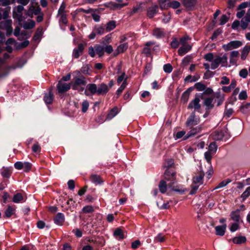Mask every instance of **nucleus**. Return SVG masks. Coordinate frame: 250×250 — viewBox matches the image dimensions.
<instances>
[{"label":"nucleus","instance_id":"19","mask_svg":"<svg viewBox=\"0 0 250 250\" xmlns=\"http://www.w3.org/2000/svg\"><path fill=\"white\" fill-rule=\"evenodd\" d=\"M213 99L214 97H208L204 99L203 104L206 107V109L209 110L213 108Z\"/></svg>","mask_w":250,"mask_h":250},{"label":"nucleus","instance_id":"35","mask_svg":"<svg viewBox=\"0 0 250 250\" xmlns=\"http://www.w3.org/2000/svg\"><path fill=\"white\" fill-rule=\"evenodd\" d=\"M24 197L21 193H17L15 194L12 199V201L15 203H19L23 202Z\"/></svg>","mask_w":250,"mask_h":250},{"label":"nucleus","instance_id":"41","mask_svg":"<svg viewBox=\"0 0 250 250\" xmlns=\"http://www.w3.org/2000/svg\"><path fill=\"white\" fill-rule=\"evenodd\" d=\"M118 112V111L117 107H114L107 115L106 119L108 120H111L117 114Z\"/></svg>","mask_w":250,"mask_h":250},{"label":"nucleus","instance_id":"2","mask_svg":"<svg viewBox=\"0 0 250 250\" xmlns=\"http://www.w3.org/2000/svg\"><path fill=\"white\" fill-rule=\"evenodd\" d=\"M105 29L104 24L96 25L91 33L88 36V38L90 40L95 39L96 35H102L104 33Z\"/></svg>","mask_w":250,"mask_h":250},{"label":"nucleus","instance_id":"53","mask_svg":"<svg viewBox=\"0 0 250 250\" xmlns=\"http://www.w3.org/2000/svg\"><path fill=\"white\" fill-rule=\"evenodd\" d=\"M217 146L215 143H211L209 145L208 151L212 152V154H215L217 151Z\"/></svg>","mask_w":250,"mask_h":250},{"label":"nucleus","instance_id":"7","mask_svg":"<svg viewBox=\"0 0 250 250\" xmlns=\"http://www.w3.org/2000/svg\"><path fill=\"white\" fill-rule=\"evenodd\" d=\"M86 82L84 77L80 75L79 77L75 78V81L72 85V88L74 90H78L80 86L85 85Z\"/></svg>","mask_w":250,"mask_h":250},{"label":"nucleus","instance_id":"13","mask_svg":"<svg viewBox=\"0 0 250 250\" xmlns=\"http://www.w3.org/2000/svg\"><path fill=\"white\" fill-rule=\"evenodd\" d=\"M24 7L22 5H19L15 7L13 10V17L20 20L22 17V11Z\"/></svg>","mask_w":250,"mask_h":250},{"label":"nucleus","instance_id":"64","mask_svg":"<svg viewBox=\"0 0 250 250\" xmlns=\"http://www.w3.org/2000/svg\"><path fill=\"white\" fill-rule=\"evenodd\" d=\"M170 45L172 48H177L179 46V42L176 38H174L171 42Z\"/></svg>","mask_w":250,"mask_h":250},{"label":"nucleus","instance_id":"26","mask_svg":"<svg viewBox=\"0 0 250 250\" xmlns=\"http://www.w3.org/2000/svg\"><path fill=\"white\" fill-rule=\"evenodd\" d=\"M204 177V173L201 172L198 175L193 177V183L194 185H202L203 183V178Z\"/></svg>","mask_w":250,"mask_h":250},{"label":"nucleus","instance_id":"6","mask_svg":"<svg viewBox=\"0 0 250 250\" xmlns=\"http://www.w3.org/2000/svg\"><path fill=\"white\" fill-rule=\"evenodd\" d=\"M0 28L5 30L7 35H11L13 32L12 27V21L11 20H6L0 22Z\"/></svg>","mask_w":250,"mask_h":250},{"label":"nucleus","instance_id":"56","mask_svg":"<svg viewBox=\"0 0 250 250\" xmlns=\"http://www.w3.org/2000/svg\"><path fill=\"white\" fill-rule=\"evenodd\" d=\"M58 16H60V19L59 20L60 22H62L64 24L67 23V20L65 13L59 14H58Z\"/></svg>","mask_w":250,"mask_h":250},{"label":"nucleus","instance_id":"9","mask_svg":"<svg viewBox=\"0 0 250 250\" xmlns=\"http://www.w3.org/2000/svg\"><path fill=\"white\" fill-rule=\"evenodd\" d=\"M70 87L71 86L70 84L66 83L62 81H60L58 82L57 86L58 91L60 93H63L67 91L68 90L70 89Z\"/></svg>","mask_w":250,"mask_h":250},{"label":"nucleus","instance_id":"23","mask_svg":"<svg viewBox=\"0 0 250 250\" xmlns=\"http://www.w3.org/2000/svg\"><path fill=\"white\" fill-rule=\"evenodd\" d=\"M155 44L154 42H146L145 44V46L143 48V53L146 55V56H149L151 53V48L149 47L150 46L154 45Z\"/></svg>","mask_w":250,"mask_h":250},{"label":"nucleus","instance_id":"51","mask_svg":"<svg viewBox=\"0 0 250 250\" xmlns=\"http://www.w3.org/2000/svg\"><path fill=\"white\" fill-rule=\"evenodd\" d=\"M240 222H234L232 223L229 228L231 232H235L240 229Z\"/></svg>","mask_w":250,"mask_h":250},{"label":"nucleus","instance_id":"20","mask_svg":"<svg viewBox=\"0 0 250 250\" xmlns=\"http://www.w3.org/2000/svg\"><path fill=\"white\" fill-rule=\"evenodd\" d=\"M106 6L112 8L114 9H121L125 6L128 5V3H117L115 2L111 1L105 4Z\"/></svg>","mask_w":250,"mask_h":250},{"label":"nucleus","instance_id":"55","mask_svg":"<svg viewBox=\"0 0 250 250\" xmlns=\"http://www.w3.org/2000/svg\"><path fill=\"white\" fill-rule=\"evenodd\" d=\"M190 39V38L188 36L185 35L180 39L179 43L182 45H188L187 42Z\"/></svg>","mask_w":250,"mask_h":250},{"label":"nucleus","instance_id":"45","mask_svg":"<svg viewBox=\"0 0 250 250\" xmlns=\"http://www.w3.org/2000/svg\"><path fill=\"white\" fill-rule=\"evenodd\" d=\"M239 55V53L238 51H232L230 54V62L232 64H234L236 62V60L234 59L238 57Z\"/></svg>","mask_w":250,"mask_h":250},{"label":"nucleus","instance_id":"40","mask_svg":"<svg viewBox=\"0 0 250 250\" xmlns=\"http://www.w3.org/2000/svg\"><path fill=\"white\" fill-rule=\"evenodd\" d=\"M15 209L10 206H8L4 213V216L6 218L10 217L15 213Z\"/></svg>","mask_w":250,"mask_h":250},{"label":"nucleus","instance_id":"37","mask_svg":"<svg viewBox=\"0 0 250 250\" xmlns=\"http://www.w3.org/2000/svg\"><path fill=\"white\" fill-rule=\"evenodd\" d=\"M54 99V95L52 92L50 91L48 94H46L44 97V100L46 104L52 103Z\"/></svg>","mask_w":250,"mask_h":250},{"label":"nucleus","instance_id":"21","mask_svg":"<svg viewBox=\"0 0 250 250\" xmlns=\"http://www.w3.org/2000/svg\"><path fill=\"white\" fill-rule=\"evenodd\" d=\"M109 91V88L108 86L104 83H101L98 88V95H104L106 94Z\"/></svg>","mask_w":250,"mask_h":250},{"label":"nucleus","instance_id":"44","mask_svg":"<svg viewBox=\"0 0 250 250\" xmlns=\"http://www.w3.org/2000/svg\"><path fill=\"white\" fill-rule=\"evenodd\" d=\"M159 189L162 193H165L167 191V185L166 181L162 180L160 182L159 184Z\"/></svg>","mask_w":250,"mask_h":250},{"label":"nucleus","instance_id":"3","mask_svg":"<svg viewBox=\"0 0 250 250\" xmlns=\"http://www.w3.org/2000/svg\"><path fill=\"white\" fill-rule=\"evenodd\" d=\"M165 179L170 182L168 186L172 188L173 185L176 183L175 172L174 170L167 169L165 172Z\"/></svg>","mask_w":250,"mask_h":250},{"label":"nucleus","instance_id":"14","mask_svg":"<svg viewBox=\"0 0 250 250\" xmlns=\"http://www.w3.org/2000/svg\"><path fill=\"white\" fill-rule=\"evenodd\" d=\"M41 13V9L39 7H36L33 5H31L28 9L27 14L28 16L32 18L33 15H38Z\"/></svg>","mask_w":250,"mask_h":250},{"label":"nucleus","instance_id":"49","mask_svg":"<svg viewBox=\"0 0 250 250\" xmlns=\"http://www.w3.org/2000/svg\"><path fill=\"white\" fill-rule=\"evenodd\" d=\"M127 47L128 44L127 43H125L119 45L117 48L118 54L124 52L127 49Z\"/></svg>","mask_w":250,"mask_h":250},{"label":"nucleus","instance_id":"60","mask_svg":"<svg viewBox=\"0 0 250 250\" xmlns=\"http://www.w3.org/2000/svg\"><path fill=\"white\" fill-rule=\"evenodd\" d=\"M250 195V187L247 188L246 190L241 194V198L243 200H245Z\"/></svg>","mask_w":250,"mask_h":250},{"label":"nucleus","instance_id":"39","mask_svg":"<svg viewBox=\"0 0 250 250\" xmlns=\"http://www.w3.org/2000/svg\"><path fill=\"white\" fill-rule=\"evenodd\" d=\"M96 53L99 55V57H102L104 54V47L100 45H96L94 46Z\"/></svg>","mask_w":250,"mask_h":250},{"label":"nucleus","instance_id":"17","mask_svg":"<svg viewBox=\"0 0 250 250\" xmlns=\"http://www.w3.org/2000/svg\"><path fill=\"white\" fill-rule=\"evenodd\" d=\"M158 11V6L157 5H154L149 7L147 11V16L151 19Z\"/></svg>","mask_w":250,"mask_h":250},{"label":"nucleus","instance_id":"34","mask_svg":"<svg viewBox=\"0 0 250 250\" xmlns=\"http://www.w3.org/2000/svg\"><path fill=\"white\" fill-rule=\"evenodd\" d=\"M250 51V46H245L241 51V58L242 60H245L247 58Z\"/></svg>","mask_w":250,"mask_h":250},{"label":"nucleus","instance_id":"12","mask_svg":"<svg viewBox=\"0 0 250 250\" xmlns=\"http://www.w3.org/2000/svg\"><path fill=\"white\" fill-rule=\"evenodd\" d=\"M189 127L190 130L187 134V136L185 137V139H187L188 138H189V137L194 136V135L197 134V133H200L202 129V126L201 125L197 126L194 127L193 126Z\"/></svg>","mask_w":250,"mask_h":250},{"label":"nucleus","instance_id":"11","mask_svg":"<svg viewBox=\"0 0 250 250\" xmlns=\"http://www.w3.org/2000/svg\"><path fill=\"white\" fill-rule=\"evenodd\" d=\"M250 22V8L248 10L246 15L241 21V27L242 29L245 30L249 26V23Z\"/></svg>","mask_w":250,"mask_h":250},{"label":"nucleus","instance_id":"59","mask_svg":"<svg viewBox=\"0 0 250 250\" xmlns=\"http://www.w3.org/2000/svg\"><path fill=\"white\" fill-rule=\"evenodd\" d=\"M194 86L199 91H204L206 89V86L201 83H195Z\"/></svg>","mask_w":250,"mask_h":250},{"label":"nucleus","instance_id":"61","mask_svg":"<svg viewBox=\"0 0 250 250\" xmlns=\"http://www.w3.org/2000/svg\"><path fill=\"white\" fill-rule=\"evenodd\" d=\"M82 111H83V112L85 113L86 112L88 108L89 103L86 100L83 101L82 103Z\"/></svg>","mask_w":250,"mask_h":250},{"label":"nucleus","instance_id":"52","mask_svg":"<svg viewBox=\"0 0 250 250\" xmlns=\"http://www.w3.org/2000/svg\"><path fill=\"white\" fill-rule=\"evenodd\" d=\"M180 3L176 0H173L168 2V8L171 7L173 9H177L180 6Z\"/></svg>","mask_w":250,"mask_h":250},{"label":"nucleus","instance_id":"46","mask_svg":"<svg viewBox=\"0 0 250 250\" xmlns=\"http://www.w3.org/2000/svg\"><path fill=\"white\" fill-rule=\"evenodd\" d=\"M158 2L161 10H163L168 8L169 1L168 0H159Z\"/></svg>","mask_w":250,"mask_h":250},{"label":"nucleus","instance_id":"42","mask_svg":"<svg viewBox=\"0 0 250 250\" xmlns=\"http://www.w3.org/2000/svg\"><path fill=\"white\" fill-rule=\"evenodd\" d=\"M0 173L3 177L9 178L11 176V172L9 168L3 167L1 169Z\"/></svg>","mask_w":250,"mask_h":250},{"label":"nucleus","instance_id":"63","mask_svg":"<svg viewBox=\"0 0 250 250\" xmlns=\"http://www.w3.org/2000/svg\"><path fill=\"white\" fill-rule=\"evenodd\" d=\"M154 240L158 242H163L165 240V236L163 235L161 233H159L157 236L155 237Z\"/></svg>","mask_w":250,"mask_h":250},{"label":"nucleus","instance_id":"24","mask_svg":"<svg viewBox=\"0 0 250 250\" xmlns=\"http://www.w3.org/2000/svg\"><path fill=\"white\" fill-rule=\"evenodd\" d=\"M227 228L226 224L222 226H217L215 228L216 234L219 236H223L226 232Z\"/></svg>","mask_w":250,"mask_h":250},{"label":"nucleus","instance_id":"22","mask_svg":"<svg viewBox=\"0 0 250 250\" xmlns=\"http://www.w3.org/2000/svg\"><path fill=\"white\" fill-rule=\"evenodd\" d=\"M54 221L58 225L62 226L64 222V216L62 213H58L54 218Z\"/></svg>","mask_w":250,"mask_h":250},{"label":"nucleus","instance_id":"27","mask_svg":"<svg viewBox=\"0 0 250 250\" xmlns=\"http://www.w3.org/2000/svg\"><path fill=\"white\" fill-rule=\"evenodd\" d=\"M193 89L192 87H189L183 93L181 97V101L184 103H186L188 101L190 92Z\"/></svg>","mask_w":250,"mask_h":250},{"label":"nucleus","instance_id":"28","mask_svg":"<svg viewBox=\"0 0 250 250\" xmlns=\"http://www.w3.org/2000/svg\"><path fill=\"white\" fill-rule=\"evenodd\" d=\"M10 10L9 7H6L4 9L0 8V21L1 19H6L9 15V13Z\"/></svg>","mask_w":250,"mask_h":250},{"label":"nucleus","instance_id":"4","mask_svg":"<svg viewBox=\"0 0 250 250\" xmlns=\"http://www.w3.org/2000/svg\"><path fill=\"white\" fill-rule=\"evenodd\" d=\"M243 45V42L240 41H232L227 44H223L222 48L226 51H229L234 49H237Z\"/></svg>","mask_w":250,"mask_h":250},{"label":"nucleus","instance_id":"31","mask_svg":"<svg viewBox=\"0 0 250 250\" xmlns=\"http://www.w3.org/2000/svg\"><path fill=\"white\" fill-rule=\"evenodd\" d=\"M183 5L187 8L190 9L194 7L196 3V0H182Z\"/></svg>","mask_w":250,"mask_h":250},{"label":"nucleus","instance_id":"43","mask_svg":"<svg viewBox=\"0 0 250 250\" xmlns=\"http://www.w3.org/2000/svg\"><path fill=\"white\" fill-rule=\"evenodd\" d=\"M88 90L91 92L92 94L98 93V88L96 84L90 83L87 86Z\"/></svg>","mask_w":250,"mask_h":250},{"label":"nucleus","instance_id":"33","mask_svg":"<svg viewBox=\"0 0 250 250\" xmlns=\"http://www.w3.org/2000/svg\"><path fill=\"white\" fill-rule=\"evenodd\" d=\"M143 3L140 2L137 4L135 6L133 7L132 10L129 13L130 16H132L135 13L142 12L143 11L142 8Z\"/></svg>","mask_w":250,"mask_h":250},{"label":"nucleus","instance_id":"5","mask_svg":"<svg viewBox=\"0 0 250 250\" xmlns=\"http://www.w3.org/2000/svg\"><path fill=\"white\" fill-rule=\"evenodd\" d=\"M200 122V119L199 117L195 115L194 111L192 112L190 116L188 118L186 124L188 127H191L196 125Z\"/></svg>","mask_w":250,"mask_h":250},{"label":"nucleus","instance_id":"29","mask_svg":"<svg viewBox=\"0 0 250 250\" xmlns=\"http://www.w3.org/2000/svg\"><path fill=\"white\" fill-rule=\"evenodd\" d=\"M90 180L96 185L101 184L103 182L100 176L97 174H92L90 177Z\"/></svg>","mask_w":250,"mask_h":250},{"label":"nucleus","instance_id":"15","mask_svg":"<svg viewBox=\"0 0 250 250\" xmlns=\"http://www.w3.org/2000/svg\"><path fill=\"white\" fill-rule=\"evenodd\" d=\"M230 216L231 220L235 221V222L241 223V222H242L240 217V210L239 209H237L235 211H232L230 213Z\"/></svg>","mask_w":250,"mask_h":250},{"label":"nucleus","instance_id":"36","mask_svg":"<svg viewBox=\"0 0 250 250\" xmlns=\"http://www.w3.org/2000/svg\"><path fill=\"white\" fill-rule=\"evenodd\" d=\"M246 241V237L242 236L235 237L232 239L233 243L238 245L243 244L245 243Z\"/></svg>","mask_w":250,"mask_h":250},{"label":"nucleus","instance_id":"16","mask_svg":"<svg viewBox=\"0 0 250 250\" xmlns=\"http://www.w3.org/2000/svg\"><path fill=\"white\" fill-rule=\"evenodd\" d=\"M114 237L118 240L121 241L125 237L124 231L120 228L115 229L113 232Z\"/></svg>","mask_w":250,"mask_h":250},{"label":"nucleus","instance_id":"50","mask_svg":"<svg viewBox=\"0 0 250 250\" xmlns=\"http://www.w3.org/2000/svg\"><path fill=\"white\" fill-rule=\"evenodd\" d=\"M231 182V180L228 179L227 180H224L220 182L217 186H216L213 189V190H215L216 189L222 188L226 186H227L229 183Z\"/></svg>","mask_w":250,"mask_h":250},{"label":"nucleus","instance_id":"57","mask_svg":"<svg viewBox=\"0 0 250 250\" xmlns=\"http://www.w3.org/2000/svg\"><path fill=\"white\" fill-rule=\"evenodd\" d=\"M198 78L196 77V76L188 75L185 78V81L192 83L196 82V81L198 80Z\"/></svg>","mask_w":250,"mask_h":250},{"label":"nucleus","instance_id":"1","mask_svg":"<svg viewBox=\"0 0 250 250\" xmlns=\"http://www.w3.org/2000/svg\"><path fill=\"white\" fill-rule=\"evenodd\" d=\"M228 57L226 54H224L222 57L217 56L212 61L211 63V69L214 70L218 68L220 64L222 66H226L228 63Z\"/></svg>","mask_w":250,"mask_h":250},{"label":"nucleus","instance_id":"48","mask_svg":"<svg viewBox=\"0 0 250 250\" xmlns=\"http://www.w3.org/2000/svg\"><path fill=\"white\" fill-rule=\"evenodd\" d=\"M250 110V103H247L245 104L242 105L240 107V111L244 113H247Z\"/></svg>","mask_w":250,"mask_h":250},{"label":"nucleus","instance_id":"47","mask_svg":"<svg viewBox=\"0 0 250 250\" xmlns=\"http://www.w3.org/2000/svg\"><path fill=\"white\" fill-rule=\"evenodd\" d=\"M35 25V22L34 21L31 20L28 22H25L23 23V27L25 29H30L33 28Z\"/></svg>","mask_w":250,"mask_h":250},{"label":"nucleus","instance_id":"18","mask_svg":"<svg viewBox=\"0 0 250 250\" xmlns=\"http://www.w3.org/2000/svg\"><path fill=\"white\" fill-rule=\"evenodd\" d=\"M192 48L190 44L182 45L178 50V53L180 56H183L189 51Z\"/></svg>","mask_w":250,"mask_h":250},{"label":"nucleus","instance_id":"30","mask_svg":"<svg viewBox=\"0 0 250 250\" xmlns=\"http://www.w3.org/2000/svg\"><path fill=\"white\" fill-rule=\"evenodd\" d=\"M214 98H215V101L217 102V106H219L223 103L224 97L221 95L220 92H216L213 95Z\"/></svg>","mask_w":250,"mask_h":250},{"label":"nucleus","instance_id":"58","mask_svg":"<svg viewBox=\"0 0 250 250\" xmlns=\"http://www.w3.org/2000/svg\"><path fill=\"white\" fill-rule=\"evenodd\" d=\"M163 69L166 73H170L172 72L173 68L170 64L167 63L164 65Z\"/></svg>","mask_w":250,"mask_h":250},{"label":"nucleus","instance_id":"8","mask_svg":"<svg viewBox=\"0 0 250 250\" xmlns=\"http://www.w3.org/2000/svg\"><path fill=\"white\" fill-rule=\"evenodd\" d=\"M200 100L199 95H196L193 100L191 101L189 103L188 108V109L194 108V110H198L201 108V104H200Z\"/></svg>","mask_w":250,"mask_h":250},{"label":"nucleus","instance_id":"10","mask_svg":"<svg viewBox=\"0 0 250 250\" xmlns=\"http://www.w3.org/2000/svg\"><path fill=\"white\" fill-rule=\"evenodd\" d=\"M84 45L83 43H79L77 47L74 48L72 53V57L75 59H78L83 54Z\"/></svg>","mask_w":250,"mask_h":250},{"label":"nucleus","instance_id":"32","mask_svg":"<svg viewBox=\"0 0 250 250\" xmlns=\"http://www.w3.org/2000/svg\"><path fill=\"white\" fill-rule=\"evenodd\" d=\"M211 135L213 140H221L224 137V134L222 130H216Z\"/></svg>","mask_w":250,"mask_h":250},{"label":"nucleus","instance_id":"25","mask_svg":"<svg viewBox=\"0 0 250 250\" xmlns=\"http://www.w3.org/2000/svg\"><path fill=\"white\" fill-rule=\"evenodd\" d=\"M153 35L157 38H161L165 36V32L163 28H156L153 31Z\"/></svg>","mask_w":250,"mask_h":250},{"label":"nucleus","instance_id":"54","mask_svg":"<svg viewBox=\"0 0 250 250\" xmlns=\"http://www.w3.org/2000/svg\"><path fill=\"white\" fill-rule=\"evenodd\" d=\"M94 211V208L92 206H86L82 209V211L85 213H92Z\"/></svg>","mask_w":250,"mask_h":250},{"label":"nucleus","instance_id":"38","mask_svg":"<svg viewBox=\"0 0 250 250\" xmlns=\"http://www.w3.org/2000/svg\"><path fill=\"white\" fill-rule=\"evenodd\" d=\"M116 26V21H110L106 23L105 30L107 32H110L115 28Z\"/></svg>","mask_w":250,"mask_h":250},{"label":"nucleus","instance_id":"62","mask_svg":"<svg viewBox=\"0 0 250 250\" xmlns=\"http://www.w3.org/2000/svg\"><path fill=\"white\" fill-rule=\"evenodd\" d=\"M213 154H212V152L209 151H207L205 153V158L208 163H210L212 155Z\"/></svg>","mask_w":250,"mask_h":250}]
</instances>
